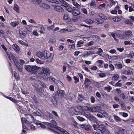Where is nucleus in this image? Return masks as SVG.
Masks as SVG:
<instances>
[{
	"mask_svg": "<svg viewBox=\"0 0 134 134\" xmlns=\"http://www.w3.org/2000/svg\"><path fill=\"white\" fill-rule=\"evenodd\" d=\"M36 55L41 59L44 60L48 59L51 60L53 58L54 54L50 53L49 52L44 51L42 52H37Z\"/></svg>",
	"mask_w": 134,
	"mask_h": 134,
	"instance_id": "f257e3e1",
	"label": "nucleus"
},
{
	"mask_svg": "<svg viewBox=\"0 0 134 134\" xmlns=\"http://www.w3.org/2000/svg\"><path fill=\"white\" fill-rule=\"evenodd\" d=\"M51 122L52 123V124L48 122L46 123L48 126L51 127H54L55 128L57 129L59 131V132H60L63 134H69L67 131L59 127L56 126L55 125L56 124V122L55 121L52 120Z\"/></svg>",
	"mask_w": 134,
	"mask_h": 134,
	"instance_id": "f03ea898",
	"label": "nucleus"
},
{
	"mask_svg": "<svg viewBox=\"0 0 134 134\" xmlns=\"http://www.w3.org/2000/svg\"><path fill=\"white\" fill-rule=\"evenodd\" d=\"M39 73L41 76L44 79H46L47 77L50 75L51 72L49 68H41Z\"/></svg>",
	"mask_w": 134,
	"mask_h": 134,
	"instance_id": "7ed1b4c3",
	"label": "nucleus"
},
{
	"mask_svg": "<svg viewBox=\"0 0 134 134\" xmlns=\"http://www.w3.org/2000/svg\"><path fill=\"white\" fill-rule=\"evenodd\" d=\"M24 67L27 71L32 73L36 72L39 69V67L35 65H26Z\"/></svg>",
	"mask_w": 134,
	"mask_h": 134,
	"instance_id": "20e7f679",
	"label": "nucleus"
},
{
	"mask_svg": "<svg viewBox=\"0 0 134 134\" xmlns=\"http://www.w3.org/2000/svg\"><path fill=\"white\" fill-rule=\"evenodd\" d=\"M93 128L95 130H103V131L104 133L105 132V131L106 132H107V130L105 128L104 125L103 124H101L99 125V123L98 122H96V124H94L93 125Z\"/></svg>",
	"mask_w": 134,
	"mask_h": 134,
	"instance_id": "39448f33",
	"label": "nucleus"
},
{
	"mask_svg": "<svg viewBox=\"0 0 134 134\" xmlns=\"http://www.w3.org/2000/svg\"><path fill=\"white\" fill-rule=\"evenodd\" d=\"M101 109V108L100 106H97L96 107L92 108L88 107L87 108V109L88 111L92 112H98L100 111Z\"/></svg>",
	"mask_w": 134,
	"mask_h": 134,
	"instance_id": "423d86ee",
	"label": "nucleus"
},
{
	"mask_svg": "<svg viewBox=\"0 0 134 134\" xmlns=\"http://www.w3.org/2000/svg\"><path fill=\"white\" fill-rule=\"evenodd\" d=\"M85 116L88 119L92 121L96 120V118L89 113H87L85 115Z\"/></svg>",
	"mask_w": 134,
	"mask_h": 134,
	"instance_id": "0eeeda50",
	"label": "nucleus"
},
{
	"mask_svg": "<svg viewBox=\"0 0 134 134\" xmlns=\"http://www.w3.org/2000/svg\"><path fill=\"white\" fill-rule=\"evenodd\" d=\"M54 9L59 12H62L64 11V10L63 8L60 6L57 5L54 7Z\"/></svg>",
	"mask_w": 134,
	"mask_h": 134,
	"instance_id": "6e6552de",
	"label": "nucleus"
},
{
	"mask_svg": "<svg viewBox=\"0 0 134 134\" xmlns=\"http://www.w3.org/2000/svg\"><path fill=\"white\" fill-rule=\"evenodd\" d=\"M26 118L29 119L30 122H32L34 121V118L31 114H26L25 115Z\"/></svg>",
	"mask_w": 134,
	"mask_h": 134,
	"instance_id": "1a4fd4ad",
	"label": "nucleus"
},
{
	"mask_svg": "<svg viewBox=\"0 0 134 134\" xmlns=\"http://www.w3.org/2000/svg\"><path fill=\"white\" fill-rule=\"evenodd\" d=\"M61 5L65 7L69 12L72 13L73 12L72 8L69 4L66 6L62 4Z\"/></svg>",
	"mask_w": 134,
	"mask_h": 134,
	"instance_id": "9d476101",
	"label": "nucleus"
},
{
	"mask_svg": "<svg viewBox=\"0 0 134 134\" xmlns=\"http://www.w3.org/2000/svg\"><path fill=\"white\" fill-rule=\"evenodd\" d=\"M91 82L90 80L88 78H86L84 81V84L85 86L87 88L90 85Z\"/></svg>",
	"mask_w": 134,
	"mask_h": 134,
	"instance_id": "9b49d317",
	"label": "nucleus"
},
{
	"mask_svg": "<svg viewBox=\"0 0 134 134\" xmlns=\"http://www.w3.org/2000/svg\"><path fill=\"white\" fill-rule=\"evenodd\" d=\"M122 72L123 74L127 75H130L133 74L132 71L129 70H122Z\"/></svg>",
	"mask_w": 134,
	"mask_h": 134,
	"instance_id": "f8f14e48",
	"label": "nucleus"
},
{
	"mask_svg": "<svg viewBox=\"0 0 134 134\" xmlns=\"http://www.w3.org/2000/svg\"><path fill=\"white\" fill-rule=\"evenodd\" d=\"M40 6L41 7L45 9H48L50 8L48 4L44 3H42L40 5Z\"/></svg>",
	"mask_w": 134,
	"mask_h": 134,
	"instance_id": "ddd939ff",
	"label": "nucleus"
},
{
	"mask_svg": "<svg viewBox=\"0 0 134 134\" xmlns=\"http://www.w3.org/2000/svg\"><path fill=\"white\" fill-rule=\"evenodd\" d=\"M71 13L72 15L75 16L78 15L80 13V11L78 9L73 11Z\"/></svg>",
	"mask_w": 134,
	"mask_h": 134,
	"instance_id": "4468645a",
	"label": "nucleus"
},
{
	"mask_svg": "<svg viewBox=\"0 0 134 134\" xmlns=\"http://www.w3.org/2000/svg\"><path fill=\"white\" fill-rule=\"evenodd\" d=\"M121 97L124 100H127L128 98V96L125 93H122L120 94Z\"/></svg>",
	"mask_w": 134,
	"mask_h": 134,
	"instance_id": "2eb2a0df",
	"label": "nucleus"
},
{
	"mask_svg": "<svg viewBox=\"0 0 134 134\" xmlns=\"http://www.w3.org/2000/svg\"><path fill=\"white\" fill-rule=\"evenodd\" d=\"M125 35L128 37H131L132 35V34L131 31L127 30L126 31H125Z\"/></svg>",
	"mask_w": 134,
	"mask_h": 134,
	"instance_id": "dca6fc26",
	"label": "nucleus"
},
{
	"mask_svg": "<svg viewBox=\"0 0 134 134\" xmlns=\"http://www.w3.org/2000/svg\"><path fill=\"white\" fill-rule=\"evenodd\" d=\"M19 22L18 21L11 22L10 23V25L13 27H16L19 24Z\"/></svg>",
	"mask_w": 134,
	"mask_h": 134,
	"instance_id": "f3484780",
	"label": "nucleus"
},
{
	"mask_svg": "<svg viewBox=\"0 0 134 134\" xmlns=\"http://www.w3.org/2000/svg\"><path fill=\"white\" fill-rule=\"evenodd\" d=\"M17 65H16V66L18 68L19 71L20 72H22L23 71V65L22 64H20L19 63Z\"/></svg>",
	"mask_w": 134,
	"mask_h": 134,
	"instance_id": "a211bd4d",
	"label": "nucleus"
},
{
	"mask_svg": "<svg viewBox=\"0 0 134 134\" xmlns=\"http://www.w3.org/2000/svg\"><path fill=\"white\" fill-rule=\"evenodd\" d=\"M124 130L121 127H119V131L116 132L115 134H124Z\"/></svg>",
	"mask_w": 134,
	"mask_h": 134,
	"instance_id": "6ab92c4d",
	"label": "nucleus"
},
{
	"mask_svg": "<svg viewBox=\"0 0 134 134\" xmlns=\"http://www.w3.org/2000/svg\"><path fill=\"white\" fill-rule=\"evenodd\" d=\"M95 53L94 51H90L87 52L85 54L84 56L85 57H87L89 55L94 54Z\"/></svg>",
	"mask_w": 134,
	"mask_h": 134,
	"instance_id": "aec40b11",
	"label": "nucleus"
},
{
	"mask_svg": "<svg viewBox=\"0 0 134 134\" xmlns=\"http://www.w3.org/2000/svg\"><path fill=\"white\" fill-rule=\"evenodd\" d=\"M107 131L108 132H106L105 131V132L104 133L103 131V130H98L96 134H109V131L108 130H107Z\"/></svg>",
	"mask_w": 134,
	"mask_h": 134,
	"instance_id": "412c9836",
	"label": "nucleus"
},
{
	"mask_svg": "<svg viewBox=\"0 0 134 134\" xmlns=\"http://www.w3.org/2000/svg\"><path fill=\"white\" fill-rule=\"evenodd\" d=\"M13 48L14 50L17 52L20 50L19 46L16 44H14L13 45Z\"/></svg>",
	"mask_w": 134,
	"mask_h": 134,
	"instance_id": "4be33fe9",
	"label": "nucleus"
},
{
	"mask_svg": "<svg viewBox=\"0 0 134 134\" xmlns=\"http://www.w3.org/2000/svg\"><path fill=\"white\" fill-rule=\"evenodd\" d=\"M94 21L96 23L99 24H102L103 23L102 19L98 18L95 19Z\"/></svg>",
	"mask_w": 134,
	"mask_h": 134,
	"instance_id": "5701e85b",
	"label": "nucleus"
},
{
	"mask_svg": "<svg viewBox=\"0 0 134 134\" xmlns=\"http://www.w3.org/2000/svg\"><path fill=\"white\" fill-rule=\"evenodd\" d=\"M114 119L117 122H120L121 120L125 121V120L121 119L120 118L117 116H114Z\"/></svg>",
	"mask_w": 134,
	"mask_h": 134,
	"instance_id": "b1692460",
	"label": "nucleus"
},
{
	"mask_svg": "<svg viewBox=\"0 0 134 134\" xmlns=\"http://www.w3.org/2000/svg\"><path fill=\"white\" fill-rule=\"evenodd\" d=\"M119 77L118 75L116 74L115 75H114L112 77L111 79L113 80H117L118 79Z\"/></svg>",
	"mask_w": 134,
	"mask_h": 134,
	"instance_id": "393cba45",
	"label": "nucleus"
},
{
	"mask_svg": "<svg viewBox=\"0 0 134 134\" xmlns=\"http://www.w3.org/2000/svg\"><path fill=\"white\" fill-rule=\"evenodd\" d=\"M51 102L54 105H56L57 103V99L54 97H53L52 98Z\"/></svg>",
	"mask_w": 134,
	"mask_h": 134,
	"instance_id": "a878e982",
	"label": "nucleus"
},
{
	"mask_svg": "<svg viewBox=\"0 0 134 134\" xmlns=\"http://www.w3.org/2000/svg\"><path fill=\"white\" fill-rule=\"evenodd\" d=\"M84 43V42L82 40H80L78 42L77 44V47H80L82 46V44H83Z\"/></svg>",
	"mask_w": 134,
	"mask_h": 134,
	"instance_id": "bb28decb",
	"label": "nucleus"
},
{
	"mask_svg": "<svg viewBox=\"0 0 134 134\" xmlns=\"http://www.w3.org/2000/svg\"><path fill=\"white\" fill-rule=\"evenodd\" d=\"M54 23L53 24V25L49 26H48L47 27V29L48 30L50 31L51 30H54Z\"/></svg>",
	"mask_w": 134,
	"mask_h": 134,
	"instance_id": "cd10ccee",
	"label": "nucleus"
},
{
	"mask_svg": "<svg viewBox=\"0 0 134 134\" xmlns=\"http://www.w3.org/2000/svg\"><path fill=\"white\" fill-rule=\"evenodd\" d=\"M115 65L117 66V69H121L123 66L121 64L119 63L115 64Z\"/></svg>",
	"mask_w": 134,
	"mask_h": 134,
	"instance_id": "c85d7f7f",
	"label": "nucleus"
},
{
	"mask_svg": "<svg viewBox=\"0 0 134 134\" xmlns=\"http://www.w3.org/2000/svg\"><path fill=\"white\" fill-rule=\"evenodd\" d=\"M14 10H15L17 12H19V7L16 4H15L14 8Z\"/></svg>",
	"mask_w": 134,
	"mask_h": 134,
	"instance_id": "c756f323",
	"label": "nucleus"
},
{
	"mask_svg": "<svg viewBox=\"0 0 134 134\" xmlns=\"http://www.w3.org/2000/svg\"><path fill=\"white\" fill-rule=\"evenodd\" d=\"M12 59L15 65H17L19 63V61L14 56L13 58Z\"/></svg>",
	"mask_w": 134,
	"mask_h": 134,
	"instance_id": "7c9ffc66",
	"label": "nucleus"
},
{
	"mask_svg": "<svg viewBox=\"0 0 134 134\" xmlns=\"http://www.w3.org/2000/svg\"><path fill=\"white\" fill-rule=\"evenodd\" d=\"M46 80H52L54 82H55V80H56V79L54 78L51 76H50L49 77H47V78L46 79Z\"/></svg>",
	"mask_w": 134,
	"mask_h": 134,
	"instance_id": "2f4dec72",
	"label": "nucleus"
},
{
	"mask_svg": "<svg viewBox=\"0 0 134 134\" xmlns=\"http://www.w3.org/2000/svg\"><path fill=\"white\" fill-rule=\"evenodd\" d=\"M109 19H112L115 22H118L119 20V18L117 17H115L114 18L109 17Z\"/></svg>",
	"mask_w": 134,
	"mask_h": 134,
	"instance_id": "473e14b6",
	"label": "nucleus"
},
{
	"mask_svg": "<svg viewBox=\"0 0 134 134\" xmlns=\"http://www.w3.org/2000/svg\"><path fill=\"white\" fill-rule=\"evenodd\" d=\"M33 2L36 4H40L42 2V0H33Z\"/></svg>",
	"mask_w": 134,
	"mask_h": 134,
	"instance_id": "72a5a7b5",
	"label": "nucleus"
},
{
	"mask_svg": "<svg viewBox=\"0 0 134 134\" xmlns=\"http://www.w3.org/2000/svg\"><path fill=\"white\" fill-rule=\"evenodd\" d=\"M105 3H103L102 4L100 5L97 8L100 9V10H102L103 8L105 7Z\"/></svg>",
	"mask_w": 134,
	"mask_h": 134,
	"instance_id": "f704fd0d",
	"label": "nucleus"
},
{
	"mask_svg": "<svg viewBox=\"0 0 134 134\" xmlns=\"http://www.w3.org/2000/svg\"><path fill=\"white\" fill-rule=\"evenodd\" d=\"M33 114L35 116H41V114L38 111H33Z\"/></svg>",
	"mask_w": 134,
	"mask_h": 134,
	"instance_id": "c9c22d12",
	"label": "nucleus"
},
{
	"mask_svg": "<svg viewBox=\"0 0 134 134\" xmlns=\"http://www.w3.org/2000/svg\"><path fill=\"white\" fill-rule=\"evenodd\" d=\"M36 124L37 125H40V126H39V127L40 126L42 128H45V125H44L43 124H42L40 123V122H36Z\"/></svg>",
	"mask_w": 134,
	"mask_h": 134,
	"instance_id": "e433bc0d",
	"label": "nucleus"
},
{
	"mask_svg": "<svg viewBox=\"0 0 134 134\" xmlns=\"http://www.w3.org/2000/svg\"><path fill=\"white\" fill-rule=\"evenodd\" d=\"M59 96H64L65 94V93L63 90H60L59 91V92H58Z\"/></svg>",
	"mask_w": 134,
	"mask_h": 134,
	"instance_id": "4c0bfd02",
	"label": "nucleus"
},
{
	"mask_svg": "<svg viewBox=\"0 0 134 134\" xmlns=\"http://www.w3.org/2000/svg\"><path fill=\"white\" fill-rule=\"evenodd\" d=\"M91 128V126L89 125H86L85 129L86 130H90Z\"/></svg>",
	"mask_w": 134,
	"mask_h": 134,
	"instance_id": "58836bf2",
	"label": "nucleus"
},
{
	"mask_svg": "<svg viewBox=\"0 0 134 134\" xmlns=\"http://www.w3.org/2000/svg\"><path fill=\"white\" fill-rule=\"evenodd\" d=\"M121 81V80H119L114 85L115 86H119L121 87L122 85V84L120 82Z\"/></svg>",
	"mask_w": 134,
	"mask_h": 134,
	"instance_id": "ea45409f",
	"label": "nucleus"
},
{
	"mask_svg": "<svg viewBox=\"0 0 134 134\" xmlns=\"http://www.w3.org/2000/svg\"><path fill=\"white\" fill-rule=\"evenodd\" d=\"M86 22L88 24H91L93 23V21L91 19H87L86 20Z\"/></svg>",
	"mask_w": 134,
	"mask_h": 134,
	"instance_id": "a19ab883",
	"label": "nucleus"
},
{
	"mask_svg": "<svg viewBox=\"0 0 134 134\" xmlns=\"http://www.w3.org/2000/svg\"><path fill=\"white\" fill-rule=\"evenodd\" d=\"M59 1L62 4H64V5L66 6L69 5V4L67 2L63 0H59Z\"/></svg>",
	"mask_w": 134,
	"mask_h": 134,
	"instance_id": "79ce46f5",
	"label": "nucleus"
},
{
	"mask_svg": "<svg viewBox=\"0 0 134 134\" xmlns=\"http://www.w3.org/2000/svg\"><path fill=\"white\" fill-rule=\"evenodd\" d=\"M116 3L113 0H109V6L114 5Z\"/></svg>",
	"mask_w": 134,
	"mask_h": 134,
	"instance_id": "37998d69",
	"label": "nucleus"
},
{
	"mask_svg": "<svg viewBox=\"0 0 134 134\" xmlns=\"http://www.w3.org/2000/svg\"><path fill=\"white\" fill-rule=\"evenodd\" d=\"M132 41L131 40L129 41H126L124 42V43L125 45H127L128 44H130L132 43Z\"/></svg>",
	"mask_w": 134,
	"mask_h": 134,
	"instance_id": "c03bdc74",
	"label": "nucleus"
},
{
	"mask_svg": "<svg viewBox=\"0 0 134 134\" xmlns=\"http://www.w3.org/2000/svg\"><path fill=\"white\" fill-rule=\"evenodd\" d=\"M20 36L22 38H24L25 37L26 33L22 32L20 33Z\"/></svg>",
	"mask_w": 134,
	"mask_h": 134,
	"instance_id": "a18cd8bd",
	"label": "nucleus"
},
{
	"mask_svg": "<svg viewBox=\"0 0 134 134\" xmlns=\"http://www.w3.org/2000/svg\"><path fill=\"white\" fill-rule=\"evenodd\" d=\"M35 87L37 91L38 92H40V89L39 86L38 85H35Z\"/></svg>",
	"mask_w": 134,
	"mask_h": 134,
	"instance_id": "49530a36",
	"label": "nucleus"
},
{
	"mask_svg": "<svg viewBox=\"0 0 134 134\" xmlns=\"http://www.w3.org/2000/svg\"><path fill=\"white\" fill-rule=\"evenodd\" d=\"M52 114L54 115L55 116L58 118H59V116L58 115L57 113L54 110L52 111Z\"/></svg>",
	"mask_w": 134,
	"mask_h": 134,
	"instance_id": "de8ad7c7",
	"label": "nucleus"
},
{
	"mask_svg": "<svg viewBox=\"0 0 134 134\" xmlns=\"http://www.w3.org/2000/svg\"><path fill=\"white\" fill-rule=\"evenodd\" d=\"M8 56L9 59L10 60H11L14 57V56L11 53L10 54H7Z\"/></svg>",
	"mask_w": 134,
	"mask_h": 134,
	"instance_id": "09e8293b",
	"label": "nucleus"
},
{
	"mask_svg": "<svg viewBox=\"0 0 134 134\" xmlns=\"http://www.w3.org/2000/svg\"><path fill=\"white\" fill-rule=\"evenodd\" d=\"M81 12L84 14H86L87 13V11L85 8H81Z\"/></svg>",
	"mask_w": 134,
	"mask_h": 134,
	"instance_id": "8fccbe9b",
	"label": "nucleus"
},
{
	"mask_svg": "<svg viewBox=\"0 0 134 134\" xmlns=\"http://www.w3.org/2000/svg\"><path fill=\"white\" fill-rule=\"evenodd\" d=\"M48 1L54 3H59V2L57 1L56 0H48Z\"/></svg>",
	"mask_w": 134,
	"mask_h": 134,
	"instance_id": "3c124183",
	"label": "nucleus"
},
{
	"mask_svg": "<svg viewBox=\"0 0 134 134\" xmlns=\"http://www.w3.org/2000/svg\"><path fill=\"white\" fill-rule=\"evenodd\" d=\"M90 5L91 6H93L94 7H96V3L94 1H92Z\"/></svg>",
	"mask_w": 134,
	"mask_h": 134,
	"instance_id": "603ef678",
	"label": "nucleus"
},
{
	"mask_svg": "<svg viewBox=\"0 0 134 134\" xmlns=\"http://www.w3.org/2000/svg\"><path fill=\"white\" fill-rule=\"evenodd\" d=\"M68 46L69 48L70 49H74L75 47V44H74L71 45H69Z\"/></svg>",
	"mask_w": 134,
	"mask_h": 134,
	"instance_id": "864d4df0",
	"label": "nucleus"
},
{
	"mask_svg": "<svg viewBox=\"0 0 134 134\" xmlns=\"http://www.w3.org/2000/svg\"><path fill=\"white\" fill-rule=\"evenodd\" d=\"M99 76L100 77L102 78L105 77L106 75L104 73H101L99 74Z\"/></svg>",
	"mask_w": 134,
	"mask_h": 134,
	"instance_id": "5fc2aeb1",
	"label": "nucleus"
},
{
	"mask_svg": "<svg viewBox=\"0 0 134 134\" xmlns=\"http://www.w3.org/2000/svg\"><path fill=\"white\" fill-rule=\"evenodd\" d=\"M77 118L80 121H83L85 120L84 118L80 116H78Z\"/></svg>",
	"mask_w": 134,
	"mask_h": 134,
	"instance_id": "6e6d98bb",
	"label": "nucleus"
},
{
	"mask_svg": "<svg viewBox=\"0 0 134 134\" xmlns=\"http://www.w3.org/2000/svg\"><path fill=\"white\" fill-rule=\"evenodd\" d=\"M74 79L75 80V83H76L77 82H78L79 81V80L78 78L76 76H74Z\"/></svg>",
	"mask_w": 134,
	"mask_h": 134,
	"instance_id": "4d7b16f0",
	"label": "nucleus"
},
{
	"mask_svg": "<svg viewBox=\"0 0 134 134\" xmlns=\"http://www.w3.org/2000/svg\"><path fill=\"white\" fill-rule=\"evenodd\" d=\"M91 103H94L95 101L94 97L93 96H91Z\"/></svg>",
	"mask_w": 134,
	"mask_h": 134,
	"instance_id": "13d9d810",
	"label": "nucleus"
},
{
	"mask_svg": "<svg viewBox=\"0 0 134 134\" xmlns=\"http://www.w3.org/2000/svg\"><path fill=\"white\" fill-rule=\"evenodd\" d=\"M36 61L37 63L42 64L43 63V62H42L41 60L38 59H37L36 60Z\"/></svg>",
	"mask_w": 134,
	"mask_h": 134,
	"instance_id": "bf43d9fd",
	"label": "nucleus"
},
{
	"mask_svg": "<svg viewBox=\"0 0 134 134\" xmlns=\"http://www.w3.org/2000/svg\"><path fill=\"white\" fill-rule=\"evenodd\" d=\"M109 57L111 58H110L114 60H116L118 59V58L117 56H114L111 57L109 56Z\"/></svg>",
	"mask_w": 134,
	"mask_h": 134,
	"instance_id": "052dcab7",
	"label": "nucleus"
},
{
	"mask_svg": "<svg viewBox=\"0 0 134 134\" xmlns=\"http://www.w3.org/2000/svg\"><path fill=\"white\" fill-rule=\"evenodd\" d=\"M8 98H9V99L10 100H11L12 101H13L14 103H16L17 101L16 100L14 99V98H12V97H8Z\"/></svg>",
	"mask_w": 134,
	"mask_h": 134,
	"instance_id": "680f3d73",
	"label": "nucleus"
},
{
	"mask_svg": "<svg viewBox=\"0 0 134 134\" xmlns=\"http://www.w3.org/2000/svg\"><path fill=\"white\" fill-rule=\"evenodd\" d=\"M129 100L130 102L133 103L134 102V98L133 97H131L129 98Z\"/></svg>",
	"mask_w": 134,
	"mask_h": 134,
	"instance_id": "e2e57ef3",
	"label": "nucleus"
},
{
	"mask_svg": "<svg viewBox=\"0 0 134 134\" xmlns=\"http://www.w3.org/2000/svg\"><path fill=\"white\" fill-rule=\"evenodd\" d=\"M109 68L110 69V70H113L114 69V66L112 64H110L109 65Z\"/></svg>",
	"mask_w": 134,
	"mask_h": 134,
	"instance_id": "0e129e2a",
	"label": "nucleus"
},
{
	"mask_svg": "<svg viewBox=\"0 0 134 134\" xmlns=\"http://www.w3.org/2000/svg\"><path fill=\"white\" fill-rule=\"evenodd\" d=\"M111 36L113 37L115 40L116 41H117L118 40L115 38V33L113 32L111 33Z\"/></svg>",
	"mask_w": 134,
	"mask_h": 134,
	"instance_id": "69168bd1",
	"label": "nucleus"
},
{
	"mask_svg": "<svg viewBox=\"0 0 134 134\" xmlns=\"http://www.w3.org/2000/svg\"><path fill=\"white\" fill-rule=\"evenodd\" d=\"M49 89L50 90L52 91L54 90V87L53 85H51L49 86Z\"/></svg>",
	"mask_w": 134,
	"mask_h": 134,
	"instance_id": "338daca9",
	"label": "nucleus"
},
{
	"mask_svg": "<svg viewBox=\"0 0 134 134\" xmlns=\"http://www.w3.org/2000/svg\"><path fill=\"white\" fill-rule=\"evenodd\" d=\"M96 95L97 98H100L101 97V96L99 92H97L96 93Z\"/></svg>",
	"mask_w": 134,
	"mask_h": 134,
	"instance_id": "774afa93",
	"label": "nucleus"
}]
</instances>
